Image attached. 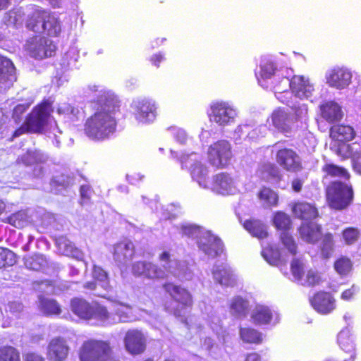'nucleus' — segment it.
Returning <instances> with one entry per match:
<instances>
[{
  "instance_id": "nucleus-7",
  "label": "nucleus",
  "mask_w": 361,
  "mask_h": 361,
  "mask_svg": "<svg viewBox=\"0 0 361 361\" xmlns=\"http://www.w3.org/2000/svg\"><path fill=\"white\" fill-rule=\"evenodd\" d=\"M25 50L28 54L37 60L52 56L56 50L53 42L44 37H33L25 44Z\"/></svg>"
},
{
  "instance_id": "nucleus-57",
  "label": "nucleus",
  "mask_w": 361,
  "mask_h": 361,
  "mask_svg": "<svg viewBox=\"0 0 361 361\" xmlns=\"http://www.w3.org/2000/svg\"><path fill=\"white\" fill-rule=\"evenodd\" d=\"M130 307L128 305H125L123 304H117L116 305V307L114 309L115 314L118 316L119 321L121 322H127L129 315L128 312H126V310H129Z\"/></svg>"
},
{
  "instance_id": "nucleus-46",
  "label": "nucleus",
  "mask_w": 361,
  "mask_h": 361,
  "mask_svg": "<svg viewBox=\"0 0 361 361\" xmlns=\"http://www.w3.org/2000/svg\"><path fill=\"white\" fill-rule=\"evenodd\" d=\"M334 269L340 275L348 274L353 269V263L348 257L341 256L334 262Z\"/></svg>"
},
{
  "instance_id": "nucleus-3",
  "label": "nucleus",
  "mask_w": 361,
  "mask_h": 361,
  "mask_svg": "<svg viewBox=\"0 0 361 361\" xmlns=\"http://www.w3.org/2000/svg\"><path fill=\"white\" fill-rule=\"evenodd\" d=\"M80 361H107L112 357L113 348L109 341L88 338L78 350Z\"/></svg>"
},
{
  "instance_id": "nucleus-15",
  "label": "nucleus",
  "mask_w": 361,
  "mask_h": 361,
  "mask_svg": "<svg viewBox=\"0 0 361 361\" xmlns=\"http://www.w3.org/2000/svg\"><path fill=\"white\" fill-rule=\"evenodd\" d=\"M293 216L303 221H311L319 216L315 204L307 201H296L290 204Z\"/></svg>"
},
{
  "instance_id": "nucleus-50",
  "label": "nucleus",
  "mask_w": 361,
  "mask_h": 361,
  "mask_svg": "<svg viewBox=\"0 0 361 361\" xmlns=\"http://www.w3.org/2000/svg\"><path fill=\"white\" fill-rule=\"evenodd\" d=\"M247 302L241 298H235L231 304V310L238 316H245L247 310Z\"/></svg>"
},
{
  "instance_id": "nucleus-59",
  "label": "nucleus",
  "mask_w": 361,
  "mask_h": 361,
  "mask_svg": "<svg viewBox=\"0 0 361 361\" xmlns=\"http://www.w3.org/2000/svg\"><path fill=\"white\" fill-rule=\"evenodd\" d=\"M31 133V130L28 128V126L26 125L25 122L24 121L23 123L16 128L14 132L13 133L11 140H13L14 138L19 137L23 134L25 133Z\"/></svg>"
},
{
  "instance_id": "nucleus-38",
  "label": "nucleus",
  "mask_w": 361,
  "mask_h": 361,
  "mask_svg": "<svg viewBox=\"0 0 361 361\" xmlns=\"http://www.w3.org/2000/svg\"><path fill=\"white\" fill-rule=\"evenodd\" d=\"M233 185V179L226 173L216 174L213 179V186L219 193L224 194L231 190Z\"/></svg>"
},
{
  "instance_id": "nucleus-36",
  "label": "nucleus",
  "mask_w": 361,
  "mask_h": 361,
  "mask_svg": "<svg viewBox=\"0 0 361 361\" xmlns=\"http://www.w3.org/2000/svg\"><path fill=\"white\" fill-rule=\"evenodd\" d=\"M15 66L8 58L0 55V82L5 83L14 78Z\"/></svg>"
},
{
  "instance_id": "nucleus-2",
  "label": "nucleus",
  "mask_w": 361,
  "mask_h": 361,
  "mask_svg": "<svg viewBox=\"0 0 361 361\" xmlns=\"http://www.w3.org/2000/svg\"><path fill=\"white\" fill-rule=\"evenodd\" d=\"M164 291L177 303L176 307L165 306L164 310L177 318H185L194 305L193 296L190 291L182 286L172 281H166L161 286Z\"/></svg>"
},
{
  "instance_id": "nucleus-60",
  "label": "nucleus",
  "mask_w": 361,
  "mask_h": 361,
  "mask_svg": "<svg viewBox=\"0 0 361 361\" xmlns=\"http://www.w3.org/2000/svg\"><path fill=\"white\" fill-rule=\"evenodd\" d=\"M37 259L38 258L37 257L30 256L25 259V264L29 269L37 270L40 267Z\"/></svg>"
},
{
  "instance_id": "nucleus-19",
  "label": "nucleus",
  "mask_w": 361,
  "mask_h": 361,
  "mask_svg": "<svg viewBox=\"0 0 361 361\" xmlns=\"http://www.w3.org/2000/svg\"><path fill=\"white\" fill-rule=\"evenodd\" d=\"M135 253V245L130 240H123L116 243L114 246L113 257L116 262H124L131 259Z\"/></svg>"
},
{
  "instance_id": "nucleus-21",
  "label": "nucleus",
  "mask_w": 361,
  "mask_h": 361,
  "mask_svg": "<svg viewBox=\"0 0 361 361\" xmlns=\"http://www.w3.org/2000/svg\"><path fill=\"white\" fill-rule=\"evenodd\" d=\"M157 116V107L150 101L142 100L137 105L135 118L139 122L148 123L153 121Z\"/></svg>"
},
{
  "instance_id": "nucleus-20",
  "label": "nucleus",
  "mask_w": 361,
  "mask_h": 361,
  "mask_svg": "<svg viewBox=\"0 0 361 361\" xmlns=\"http://www.w3.org/2000/svg\"><path fill=\"white\" fill-rule=\"evenodd\" d=\"M356 135L353 127L346 124H336L329 129V136L334 142H350Z\"/></svg>"
},
{
  "instance_id": "nucleus-26",
  "label": "nucleus",
  "mask_w": 361,
  "mask_h": 361,
  "mask_svg": "<svg viewBox=\"0 0 361 361\" xmlns=\"http://www.w3.org/2000/svg\"><path fill=\"white\" fill-rule=\"evenodd\" d=\"M243 227L252 235L259 238H267L269 235L264 224L259 219H250L243 222Z\"/></svg>"
},
{
  "instance_id": "nucleus-30",
  "label": "nucleus",
  "mask_w": 361,
  "mask_h": 361,
  "mask_svg": "<svg viewBox=\"0 0 361 361\" xmlns=\"http://www.w3.org/2000/svg\"><path fill=\"white\" fill-rule=\"evenodd\" d=\"M1 221L8 224L18 229H21L28 225L30 222V216L26 209H21L11 214L6 218L1 219Z\"/></svg>"
},
{
  "instance_id": "nucleus-17",
  "label": "nucleus",
  "mask_w": 361,
  "mask_h": 361,
  "mask_svg": "<svg viewBox=\"0 0 361 361\" xmlns=\"http://www.w3.org/2000/svg\"><path fill=\"white\" fill-rule=\"evenodd\" d=\"M69 353V347L66 340L61 337H55L50 340L47 345V355L51 361H63Z\"/></svg>"
},
{
  "instance_id": "nucleus-16",
  "label": "nucleus",
  "mask_w": 361,
  "mask_h": 361,
  "mask_svg": "<svg viewBox=\"0 0 361 361\" xmlns=\"http://www.w3.org/2000/svg\"><path fill=\"white\" fill-rule=\"evenodd\" d=\"M299 238L310 244L318 243L323 234L321 224L311 221H303L298 228Z\"/></svg>"
},
{
  "instance_id": "nucleus-62",
  "label": "nucleus",
  "mask_w": 361,
  "mask_h": 361,
  "mask_svg": "<svg viewBox=\"0 0 361 361\" xmlns=\"http://www.w3.org/2000/svg\"><path fill=\"white\" fill-rule=\"evenodd\" d=\"M304 180L300 178H295L291 181V188L295 192H300L303 186Z\"/></svg>"
},
{
  "instance_id": "nucleus-33",
  "label": "nucleus",
  "mask_w": 361,
  "mask_h": 361,
  "mask_svg": "<svg viewBox=\"0 0 361 361\" xmlns=\"http://www.w3.org/2000/svg\"><path fill=\"white\" fill-rule=\"evenodd\" d=\"M322 171L324 173V179L329 178L341 177L348 180L350 178V175L345 168L337 166L334 164H325L322 167Z\"/></svg>"
},
{
  "instance_id": "nucleus-22",
  "label": "nucleus",
  "mask_w": 361,
  "mask_h": 361,
  "mask_svg": "<svg viewBox=\"0 0 361 361\" xmlns=\"http://www.w3.org/2000/svg\"><path fill=\"white\" fill-rule=\"evenodd\" d=\"M71 310L80 319L89 320L93 318V306L83 298H73L71 300Z\"/></svg>"
},
{
  "instance_id": "nucleus-37",
  "label": "nucleus",
  "mask_w": 361,
  "mask_h": 361,
  "mask_svg": "<svg viewBox=\"0 0 361 361\" xmlns=\"http://www.w3.org/2000/svg\"><path fill=\"white\" fill-rule=\"evenodd\" d=\"M272 223L277 230L282 231L283 232L288 231L292 228L293 226L290 217L282 211L274 213Z\"/></svg>"
},
{
  "instance_id": "nucleus-29",
  "label": "nucleus",
  "mask_w": 361,
  "mask_h": 361,
  "mask_svg": "<svg viewBox=\"0 0 361 361\" xmlns=\"http://www.w3.org/2000/svg\"><path fill=\"white\" fill-rule=\"evenodd\" d=\"M59 250L66 256L80 259L83 253L80 249L77 247L75 244L65 237L59 238L56 242Z\"/></svg>"
},
{
  "instance_id": "nucleus-14",
  "label": "nucleus",
  "mask_w": 361,
  "mask_h": 361,
  "mask_svg": "<svg viewBox=\"0 0 361 361\" xmlns=\"http://www.w3.org/2000/svg\"><path fill=\"white\" fill-rule=\"evenodd\" d=\"M126 350L131 355H139L146 350V338L142 332L137 329H129L124 336Z\"/></svg>"
},
{
  "instance_id": "nucleus-48",
  "label": "nucleus",
  "mask_w": 361,
  "mask_h": 361,
  "mask_svg": "<svg viewBox=\"0 0 361 361\" xmlns=\"http://www.w3.org/2000/svg\"><path fill=\"white\" fill-rule=\"evenodd\" d=\"M280 240L283 246L292 255L297 254L298 245L291 234L288 231L282 232L280 235Z\"/></svg>"
},
{
  "instance_id": "nucleus-43",
  "label": "nucleus",
  "mask_w": 361,
  "mask_h": 361,
  "mask_svg": "<svg viewBox=\"0 0 361 361\" xmlns=\"http://www.w3.org/2000/svg\"><path fill=\"white\" fill-rule=\"evenodd\" d=\"M262 178L266 182L279 183L282 179L280 170L274 164H267L262 169Z\"/></svg>"
},
{
  "instance_id": "nucleus-52",
  "label": "nucleus",
  "mask_w": 361,
  "mask_h": 361,
  "mask_svg": "<svg viewBox=\"0 0 361 361\" xmlns=\"http://www.w3.org/2000/svg\"><path fill=\"white\" fill-rule=\"evenodd\" d=\"M276 70V65L271 61L265 62L260 66L259 75L262 79L270 78Z\"/></svg>"
},
{
  "instance_id": "nucleus-63",
  "label": "nucleus",
  "mask_w": 361,
  "mask_h": 361,
  "mask_svg": "<svg viewBox=\"0 0 361 361\" xmlns=\"http://www.w3.org/2000/svg\"><path fill=\"white\" fill-rule=\"evenodd\" d=\"M24 361H45V359L39 354L30 352L25 354Z\"/></svg>"
},
{
  "instance_id": "nucleus-55",
  "label": "nucleus",
  "mask_w": 361,
  "mask_h": 361,
  "mask_svg": "<svg viewBox=\"0 0 361 361\" xmlns=\"http://www.w3.org/2000/svg\"><path fill=\"white\" fill-rule=\"evenodd\" d=\"M322 282V279L317 272L309 270L305 276V285L313 287L319 285Z\"/></svg>"
},
{
  "instance_id": "nucleus-51",
  "label": "nucleus",
  "mask_w": 361,
  "mask_h": 361,
  "mask_svg": "<svg viewBox=\"0 0 361 361\" xmlns=\"http://www.w3.org/2000/svg\"><path fill=\"white\" fill-rule=\"evenodd\" d=\"M290 270L293 276L296 281H300L302 279L304 275V264L300 259L295 258L292 260Z\"/></svg>"
},
{
  "instance_id": "nucleus-61",
  "label": "nucleus",
  "mask_w": 361,
  "mask_h": 361,
  "mask_svg": "<svg viewBox=\"0 0 361 361\" xmlns=\"http://www.w3.org/2000/svg\"><path fill=\"white\" fill-rule=\"evenodd\" d=\"M91 187L88 185H82L80 188V193L82 201L90 200Z\"/></svg>"
},
{
  "instance_id": "nucleus-28",
  "label": "nucleus",
  "mask_w": 361,
  "mask_h": 361,
  "mask_svg": "<svg viewBox=\"0 0 361 361\" xmlns=\"http://www.w3.org/2000/svg\"><path fill=\"white\" fill-rule=\"evenodd\" d=\"M46 157L39 150H27L25 153L18 157L16 163L25 166H30L44 163Z\"/></svg>"
},
{
  "instance_id": "nucleus-44",
  "label": "nucleus",
  "mask_w": 361,
  "mask_h": 361,
  "mask_svg": "<svg viewBox=\"0 0 361 361\" xmlns=\"http://www.w3.org/2000/svg\"><path fill=\"white\" fill-rule=\"evenodd\" d=\"M0 361H21L20 352L11 345L0 346Z\"/></svg>"
},
{
  "instance_id": "nucleus-49",
  "label": "nucleus",
  "mask_w": 361,
  "mask_h": 361,
  "mask_svg": "<svg viewBox=\"0 0 361 361\" xmlns=\"http://www.w3.org/2000/svg\"><path fill=\"white\" fill-rule=\"evenodd\" d=\"M213 276L221 285L229 286L232 283L231 274L226 268L216 269L213 271Z\"/></svg>"
},
{
  "instance_id": "nucleus-18",
  "label": "nucleus",
  "mask_w": 361,
  "mask_h": 361,
  "mask_svg": "<svg viewBox=\"0 0 361 361\" xmlns=\"http://www.w3.org/2000/svg\"><path fill=\"white\" fill-rule=\"evenodd\" d=\"M320 116L329 123L340 121L343 116L341 106L334 101H326L319 106Z\"/></svg>"
},
{
  "instance_id": "nucleus-39",
  "label": "nucleus",
  "mask_w": 361,
  "mask_h": 361,
  "mask_svg": "<svg viewBox=\"0 0 361 361\" xmlns=\"http://www.w3.org/2000/svg\"><path fill=\"white\" fill-rule=\"evenodd\" d=\"M41 310L48 316L59 315L61 313V308L59 302L51 298L41 297L39 298Z\"/></svg>"
},
{
  "instance_id": "nucleus-35",
  "label": "nucleus",
  "mask_w": 361,
  "mask_h": 361,
  "mask_svg": "<svg viewBox=\"0 0 361 361\" xmlns=\"http://www.w3.org/2000/svg\"><path fill=\"white\" fill-rule=\"evenodd\" d=\"M251 318L254 324L257 325L267 324L272 319V313L269 307L257 305L253 310Z\"/></svg>"
},
{
  "instance_id": "nucleus-12",
  "label": "nucleus",
  "mask_w": 361,
  "mask_h": 361,
  "mask_svg": "<svg viewBox=\"0 0 361 361\" xmlns=\"http://www.w3.org/2000/svg\"><path fill=\"white\" fill-rule=\"evenodd\" d=\"M353 73L345 66H335L326 74V83L329 87L338 90L348 87L352 82Z\"/></svg>"
},
{
  "instance_id": "nucleus-42",
  "label": "nucleus",
  "mask_w": 361,
  "mask_h": 361,
  "mask_svg": "<svg viewBox=\"0 0 361 361\" xmlns=\"http://www.w3.org/2000/svg\"><path fill=\"white\" fill-rule=\"evenodd\" d=\"M319 247L321 256L323 259H329L334 250V239L331 233L327 232L322 237Z\"/></svg>"
},
{
  "instance_id": "nucleus-25",
  "label": "nucleus",
  "mask_w": 361,
  "mask_h": 361,
  "mask_svg": "<svg viewBox=\"0 0 361 361\" xmlns=\"http://www.w3.org/2000/svg\"><path fill=\"white\" fill-rule=\"evenodd\" d=\"M43 21V33L50 37H58L61 32V26L59 18L54 14L45 11Z\"/></svg>"
},
{
  "instance_id": "nucleus-40",
  "label": "nucleus",
  "mask_w": 361,
  "mask_h": 361,
  "mask_svg": "<svg viewBox=\"0 0 361 361\" xmlns=\"http://www.w3.org/2000/svg\"><path fill=\"white\" fill-rule=\"evenodd\" d=\"M92 276L105 290H111L108 273L100 266L92 265Z\"/></svg>"
},
{
  "instance_id": "nucleus-47",
  "label": "nucleus",
  "mask_w": 361,
  "mask_h": 361,
  "mask_svg": "<svg viewBox=\"0 0 361 361\" xmlns=\"http://www.w3.org/2000/svg\"><path fill=\"white\" fill-rule=\"evenodd\" d=\"M360 232L357 228L347 227L342 231L341 236L345 243L348 245L355 244L359 239Z\"/></svg>"
},
{
  "instance_id": "nucleus-24",
  "label": "nucleus",
  "mask_w": 361,
  "mask_h": 361,
  "mask_svg": "<svg viewBox=\"0 0 361 361\" xmlns=\"http://www.w3.org/2000/svg\"><path fill=\"white\" fill-rule=\"evenodd\" d=\"M199 247L206 255L212 257H216L224 252L222 241L216 237H208L204 241L199 243Z\"/></svg>"
},
{
  "instance_id": "nucleus-23",
  "label": "nucleus",
  "mask_w": 361,
  "mask_h": 361,
  "mask_svg": "<svg viewBox=\"0 0 361 361\" xmlns=\"http://www.w3.org/2000/svg\"><path fill=\"white\" fill-rule=\"evenodd\" d=\"M360 145L361 139L351 144L348 142H334L332 149L341 161H345L350 158L352 159L353 154L358 150Z\"/></svg>"
},
{
  "instance_id": "nucleus-8",
  "label": "nucleus",
  "mask_w": 361,
  "mask_h": 361,
  "mask_svg": "<svg viewBox=\"0 0 361 361\" xmlns=\"http://www.w3.org/2000/svg\"><path fill=\"white\" fill-rule=\"evenodd\" d=\"M209 120L219 126H225L234 122L236 111L225 102H215L210 105Z\"/></svg>"
},
{
  "instance_id": "nucleus-1",
  "label": "nucleus",
  "mask_w": 361,
  "mask_h": 361,
  "mask_svg": "<svg viewBox=\"0 0 361 361\" xmlns=\"http://www.w3.org/2000/svg\"><path fill=\"white\" fill-rule=\"evenodd\" d=\"M94 112L84 123V133L94 141L107 140L117 128L116 116L121 111V104L118 97L109 92H104L93 102Z\"/></svg>"
},
{
  "instance_id": "nucleus-53",
  "label": "nucleus",
  "mask_w": 361,
  "mask_h": 361,
  "mask_svg": "<svg viewBox=\"0 0 361 361\" xmlns=\"http://www.w3.org/2000/svg\"><path fill=\"white\" fill-rule=\"evenodd\" d=\"M19 18L20 15L17 11L10 10L4 14L2 19V23L7 27L12 26L13 27H17Z\"/></svg>"
},
{
  "instance_id": "nucleus-6",
  "label": "nucleus",
  "mask_w": 361,
  "mask_h": 361,
  "mask_svg": "<svg viewBox=\"0 0 361 361\" xmlns=\"http://www.w3.org/2000/svg\"><path fill=\"white\" fill-rule=\"evenodd\" d=\"M231 157V145L226 140H219L208 147V161L216 169H223L227 166Z\"/></svg>"
},
{
  "instance_id": "nucleus-64",
  "label": "nucleus",
  "mask_w": 361,
  "mask_h": 361,
  "mask_svg": "<svg viewBox=\"0 0 361 361\" xmlns=\"http://www.w3.org/2000/svg\"><path fill=\"white\" fill-rule=\"evenodd\" d=\"M356 292V288L355 285H353L351 288L345 290L341 293V298L344 300H349L352 299Z\"/></svg>"
},
{
  "instance_id": "nucleus-4",
  "label": "nucleus",
  "mask_w": 361,
  "mask_h": 361,
  "mask_svg": "<svg viewBox=\"0 0 361 361\" xmlns=\"http://www.w3.org/2000/svg\"><path fill=\"white\" fill-rule=\"evenodd\" d=\"M353 197L352 186L339 180L331 182L326 188V201L329 207L336 210L347 208L352 203Z\"/></svg>"
},
{
  "instance_id": "nucleus-27",
  "label": "nucleus",
  "mask_w": 361,
  "mask_h": 361,
  "mask_svg": "<svg viewBox=\"0 0 361 361\" xmlns=\"http://www.w3.org/2000/svg\"><path fill=\"white\" fill-rule=\"evenodd\" d=\"M271 118L273 125L279 130L282 132L290 130V116L284 109L281 108L275 109L271 115Z\"/></svg>"
},
{
  "instance_id": "nucleus-32",
  "label": "nucleus",
  "mask_w": 361,
  "mask_h": 361,
  "mask_svg": "<svg viewBox=\"0 0 361 361\" xmlns=\"http://www.w3.org/2000/svg\"><path fill=\"white\" fill-rule=\"evenodd\" d=\"M257 197L265 207L272 208L279 204L278 192L269 187H262L257 193Z\"/></svg>"
},
{
  "instance_id": "nucleus-9",
  "label": "nucleus",
  "mask_w": 361,
  "mask_h": 361,
  "mask_svg": "<svg viewBox=\"0 0 361 361\" xmlns=\"http://www.w3.org/2000/svg\"><path fill=\"white\" fill-rule=\"evenodd\" d=\"M276 163L286 171L298 173L302 170V164L298 154L293 149L282 148L276 153Z\"/></svg>"
},
{
  "instance_id": "nucleus-58",
  "label": "nucleus",
  "mask_w": 361,
  "mask_h": 361,
  "mask_svg": "<svg viewBox=\"0 0 361 361\" xmlns=\"http://www.w3.org/2000/svg\"><path fill=\"white\" fill-rule=\"evenodd\" d=\"M30 104H17L12 113V118L14 119L16 123H19L23 114L27 111L29 108Z\"/></svg>"
},
{
  "instance_id": "nucleus-45",
  "label": "nucleus",
  "mask_w": 361,
  "mask_h": 361,
  "mask_svg": "<svg viewBox=\"0 0 361 361\" xmlns=\"http://www.w3.org/2000/svg\"><path fill=\"white\" fill-rule=\"evenodd\" d=\"M16 262L17 256L13 251L0 247V269L13 266Z\"/></svg>"
},
{
  "instance_id": "nucleus-31",
  "label": "nucleus",
  "mask_w": 361,
  "mask_h": 361,
  "mask_svg": "<svg viewBox=\"0 0 361 361\" xmlns=\"http://www.w3.org/2000/svg\"><path fill=\"white\" fill-rule=\"evenodd\" d=\"M45 10H35L27 16L26 20V27L35 33H43V21Z\"/></svg>"
},
{
  "instance_id": "nucleus-10",
  "label": "nucleus",
  "mask_w": 361,
  "mask_h": 361,
  "mask_svg": "<svg viewBox=\"0 0 361 361\" xmlns=\"http://www.w3.org/2000/svg\"><path fill=\"white\" fill-rule=\"evenodd\" d=\"M133 271L137 276H142L152 280H164L167 279V272H171L169 267L165 269L151 262L138 261L133 265Z\"/></svg>"
},
{
  "instance_id": "nucleus-5",
  "label": "nucleus",
  "mask_w": 361,
  "mask_h": 361,
  "mask_svg": "<svg viewBox=\"0 0 361 361\" xmlns=\"http://www.w3.org/2000/svg\"><path fill=\"white\" fill-rule=\"evenodd\" d=\"M52 109L48 100H43L37 104L26 116L25 122L31 133H42L48 125Z\"/></svg>"
},
{
  "instance_id": "nucleus-13",
  "label": "nucleus",
  "mask_w": 361,
  "mask_h": 361,
  "mask_svg": "<svg viewBox=\"0 0 361 361\" xmlns=\"http://www.w3.org/2000/svg\"><path fill=\"white\" fill-rule=\"evenodd\" d=\"M310 303L321 314H330L336 307V300L333 294L325 290H319L314 293L310 298Z\"/></svg>"
},
{
  "instance_id": "nucleus-54",
  "label": "nucleus",
  "mask_w": 361,
  "mask_h": 361,
  "mask_svg": "<svg viewBox=\"0 0 361 361\" xmlns=\"http://www.w3.org/2000/svg\"><path fill=\"white\" fill-rule=\"evenodd\" d=\"M264 259L271 265H277L280 262V255L272 248H267L262 252Z\"/></svg>"
},
{
  "instance_id": "nucleus-11",
  "label": "nucleus",
  "mask_w": 361,
  "mask_h": 361,
  "mask_svg": "<svg viewBox=\"0 0 361 361\" xmlns=\"http://www.w3.org/2000/svg\"><path fill=\"white\" fill-rule=\"evenodd\" d=\"M281 82L283 83V88L276 86L277 92H286L289 87L293 93L300 98L309 97L312 90V85L301 75H293L291 79L283 77L281 78Z\"/></svg>"
},
{
  "instance_id": "nucleus-41",
  "label": "nucleus",
  "mask_w": 361,
  "mask_h": 361,
  "mask_svg": "<svg viewBox=\"0 0 361 361\" xmlns=\"http://www.w3.org/2000/svg\"><path fill=\"white\" fill-rule=\"evenodd\" d=\"M338 342L341 349L350 354V358L355 359V347L351 335L347 331H342L338 334Z\"/></svg>"
},
{
  "instance_id": "nucleus-56",
  "label": "nucleus",
  "mask_w": 361,
  "mask_h": 361,
  "mask_svg": "<svg viewBox=\"0 0 361 361\" xmlns=\"http://www.w3.org/2000/svg\"><path fill=\"white\" fill-rule=\"evenodd\" d=\"M93 318L97 319L106 320L110 316L106 307L99 304H97L95 306H93Z\"/></svg>"
},
{
  "instance_id": "nucleus-34",
  "label": "nucleus",
  "mask_w": 361,
  "mask_h": 361,
  "mask_svg": "<svg viewBox=\"0 0 361 361\" xmlns=\"http://www.w3.org/2000/svg\"><path fill=\"white\" fill-rule=\"evenodd\" d=\"M240 336L243 342L250 344L259 345L263 342L261 332L251 327H240Z\"/></svg>"
}]
</instances>
